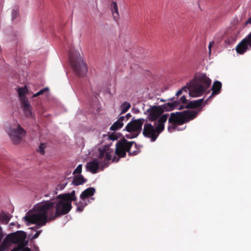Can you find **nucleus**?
<instances>
[{
  "instance_id": "nucleus-1",
  "label": "nucleus",
  "mask_w": 251,
  "mask_h": 251,
  "mask_svg": "<svg viewBox=\"0 0 251 251\" xmlns=\"http://www.w3.org/2000/svg\"><path fill=\"white\" fill-rule=\"evenodd\" d=\"M76 199L75 191L70 193L61 194L57 196L53 201H47L35 205L31 214L28 211L24 217L25 220L38 226H43L49 220L52 221L57 217L68 213L72 208V202Z\"/></svg>"
},
{
  "instance_id": "nucleus-2",
  "label": "nucleus",
  "mask_w": 251,
  "mask_h": 251,
  "mask_svg": "<svg viewBox=\"0 0 251 251\" xmlns=\"http://www.w3.org/2000/svg\"><path fill=\"white\" fill-rule=\"evenodd\" d=\"M211 83V79L205 74L196 73L194 78L188 84V87H184L178 90L176 93V96L178 97L181 95L182 91L187 92V89L189 90L190 97L201 96L209 87Z\"/></svg>"
},
{
  "instance_id": "nucleus-3",
  "label": "nucleus",
  "mask_w": 251,
  "mask_h": 251,
  "mask_svg": "<svg viewBox=\"0 0 251 251\" xmlns=\"http://www.w3.org/2000/svg\"><path fill=\"white\" fill-rule=\"evenodd\" d=\"M98 158L89 162L86 164V169L93 174L98 172L99 166L102 169L108 167L112 158V151L108 149L100 148Z\"/></svg>"
},
{
  "instance_id": "nucleus-4",
  "label": "nucleus",
  "mask_w": 251,
  "mask_h": 251,
  "mask_svg": "<svg viewBox=\"0 0 251 251\" xmlns=\"http://www.w3.org/2000/svg\"><path fill=\"white\" fill-rule=\"evenodd\" d=\"M168 115V114H163L157 120V125L155 127L146 120L142 132L144 137L150 138L152 142L155 141L159 134L164 130V124L167 120Z\"/></svg>"
},
{
  "instance_id": "nucleus-5",
  "label": "nucleus",
  "mask_w": 251,
  "mask_h": 251,
  "mask_svg": "<svg viewBox=\"0 0 251 251\" xmlns=\"http://www.w3.org/2000/svg\"><path fill=\"white\" fill-rule=\"evenodd\" d=\"M140 152V146L134 141H128L125 138L119 140L116 143L115 154L119 157H124L126 152L129 155H136Z\"/></svg>"
},
{
  "instance_id": "nucleus-6",
  "label": "nucleus",
  "mask_w": 251,
  "mask_h": 251,
  "mask_svg": "<svg viewBox=\"0 0 251 251\" xmlns=\"http://www.w3.org/2000/svg\"><path fill=\"white\" fill-rule=\"evenodd\" d=\"M69 60L75 74L80 77L84 76L87 72V66L80 53L78 51L71 50Z\"/></svg>"
},
{
  "instance_id": "nucleus-7",
  "label": "nucleus",
  "mask_w": 251,
  "mask_h": 251,
  "mask_svg": "<svg viewBox=\"0 0 251 251\" xmlns=\"http://www.w3.org/2000/svg\"><path fill=\"white\" fill-rule=\"evenodd\" d=\"M146 120L143 118H139L136 120L132 119L125 127V130L129 132L126 134V137L128 139H132L137 137L141 133L142 126Z\"/></svg>"
},
{
  "instance_id": "nucleus-8",
  "label": "nucleus",
  "mask_w": 251,
  "mask_h": 251,
  "mask_svg": "<svg viewBox=\"0 0 251 251\" xmlns=\"http://www.w3.org/2000/svg\"><path fill=\"white\" fill-rule=\"evenodd\" d=\"M26 234L23 231H17L8 234L3 240L1 248L5 249L11 243L18 244L25 239Z\"/></svg>"
},
{
  "instance_id": "nucleus-9",
  "label": "nucleus",
  "mask_w": 251,
  "mask_h": 251,
  "mask_svg": "<svg viewBox=\"0 0 251 251\" xmlns=\"http://www.w3.org/2000/svg\"><path fill=\"white\" fill-rule=\"evenodd\" d=\"M9 135L14 144H19L26 134V131L19 125L11 127L8 132Z\"/></svg>"
},
{
  "instance_id": "nucleus-10",
  "label": "nucleus",
  "mask_w": 251,
  "mask_h": 251,
  "mask_svg": "<svg viewBox=\"0 0 251 251\" xmlns=\"http://www.w3.org/2000/svg\"><path fill=\"white\" fill-rule=\"evenodd\" d=\"M250 49H251V35L250 33L243 39L235 48L237 53L240 54H243Z\"/></svg>"
},
{
  "instance_id": "nucleus-11",
  "label": "nucleus",
  "mask_w": 251,
  "mask_h": 251,
  "mask_svg": "<svg viewBox=\"0 0 251 251\" xmlns=\"http://www.w3.org/2000/svg\"><path fill=\"white\" fill-rule=\"evenodd\" d=\"M148 119L151 122H154L159 119L164 113V110L161 106H151L147 110Z\"/></svg>"
},
{
  "instance_id": "nucleus-12",
  "label": "nucleus",
  "mask_w": 251,
  "mask_h": 251,
  "mask_svg": "<svg viewBox=\"0 0 251 251\" xmlns=\"http://www.w3.org/2000/svg\"><path fill=\"white\" fill-rule=\"evenodd\" d=\"M168 122L169 124H177L178 125H182L184 124L185 121L182 112L171 113L168 119Z\"/></svg>"
},
{
  "instance_id": "nucleus-13",
  "label": "nucleus",
  "mask_w": 251,
  "mask_h": 251,
  "mask_svg": "<svg viewBox=\"0 0 251 251\" xmlns=\"http://www.w3.org/2000/svg\"><path fill=\"white\" fill-rule=\"evenodd\" d=\"M204 101V98L199 99L196 100L190 101L185 105H181L178 108V110H182L184 108L193 109L198 108L201 106Z\"/></svg>"
},
{
  "instance_id": "nucleus-14",
  "label": "nucleus",
  "mask_w": 251,
  "mask_h": 251,
  "mask_svg": "<svg viewBox=\"0 0 251 251\" xmlns=\"http://www.w3.org/2000/svg\"><path fill=\"white\" fill-rule=\"evenodd\" d=\"M222 83L219 81H215L213 82L211 90H212V94L210 95V96L205 100L204 101V104H207V101L209 99L211 98L214 97V96L219 94L222 88Z\"/></svg>"
},
{
  "instance_id": "nucleus-15",
  "label": "nucleus",
  "mask_w": 251,
  "mask_h": 251,
  "mask_svg": "<svg viewBox=\"0 0 251 251\" xmlns=\"http://www.w3.org/2000/svg\"><path fill=\"white\" fill-rule=\"evenodd\" d=\"M195 110H185L182 111L183 116L184 118L185 123L194 119L200 111Z\"/></svg>"
},
{
  "instance_id": "nucleus-16",
  "label": "nucleus",
  "mask_w": 251,
  "mask_h": 251,
  "mask_svg": "<svg viewBox=\"0 0 251 251\" xmlns=\"http://www.w3.org/2000/svg\"><path fill=\"white\" fill-rule=\"evenodd\" d=\"M180 101L174 100L171 102H168L161 105L162 108L165 111H170L177 108L180 106Z\"/></svg>"
},
{
  "instance_id": "nucleus-17",
  "label": "nucleus",
  "mask_w": 251,
  "mask_h": 251,
  "mask_svg": "<svg viewBox=\"0 0 251 251\" xmlns=\"http://www.w3.org/2000/svg\"><path fill=\"white\" fill-rule=\"evenodd\" d=\"M22 107L26 116L30 117L32 115L31 106L27 99H24L21 102Z\"/></svg>"
},
{
  "instance_id": "nucleus-18",
  "label": "nucleus",
  "mask_w": 251,
  "mask_h": 251,
  "mask_svg": "<svg viewBox=\"0 0 251 251\" xmlns=\"http://www.w3.org/2000/svg\"><path fill=\"white\" fill-rule=\"evenodd\" d=\"M96 192V189L94 187H89L83 191L80 195V198L82 200L93 196Z\"/></svg>"
},
{
  "instance_id": "nucleus-19",
  "label": "nucleus",
  "mask_w": 251,
  "mask_h": 251,
  "mask_svg": "<svg viewBox=\"0 0 251 251\" xmlns=\"http://www.w3.org/2000/svg\"><path fill=\"white\" fill-rule=\"evenodd\" d=\"M87 179L85 178L83 176L81 175L75 176L72 181V184L75 186L82 185L87 181Z\"/></svg>"
},
{
  "instance_id": "nucleus-20",
  "label": "nucleus",
  "mask_w": 251,
  "mask_h": 251,
  "mask_svg": "<svg viewBox=\"0 0 251 251\" xmlns=\"http://www.w3.org/2000/svg\"><path fill=\"white\" fill-rule=\"evenodd\" d=\"M124 116H121L119 119L111 126L110 130L114 131L122 128L124 125Z\"/></svg>"
},
{
  "instance_id": "nucleus-21",
  "label": "nucleus",
  "mask_w": 251,
  "mask_h": 251,
  "mask_svg": "<svg viewBox=\"0 0 251 251\" xmlns=\"http://www.w3.org/2000/svg\"><path fill=\"white\" fill-rule=\"evenodd\" d=\"M11 216L9 214H6L3 211L0 212V222L2 224H7L9 222Z\"/></svg>"
},
{
  "instance_id": "nucleus-22",
  "label": "nucleus",
  "mask_w": 251,
  "mask_h": 251,
  "mask_svg": "<svg viewBox=\"0 0 251 251\" xmlns=\"http://www.w3.org/2000/svg\"><path fill=\"white\" fill-rule=\"evenodd\" d=\"M110 6L111 10L112 11L114 18L115 19L118 18L119 14L117 2L115 1H112Z\"/></svg>"
},
{
  "instance_id": "nucleus-23",
  "label": "nucleus",
  "mask_w": 251,
  "mask_h": 251,
  "mask_svg": "<svg viewBox=\"0 0 251 251\" xmlns=\"http://www.w3.org/2000/svg\"><path fill=\"white\" fill-rule=\"evenodd\" d=\"M130 107L131 105L130 103L127 101L124 102L120 106V109L121 110L120 114L122 115L126 113Z\"/></svg>"
},
{
  "instance_id": "nucleus-24",
  "label": "nucleus",
  "mask_w": 251,
  "mask_h": 251,
  "mask_svg": "<svg viewBox=\"0 0 251 251\" xmlns=\"http://www.w3.org/2000/svg\"><path fill=\"white\" fill-rule=\"evenodd\" d=\"M27 91V89L26 87L19 88L18 89V94L19 96L21 99V101L22 102V100L25 99H27V98L25 96L26 92Z\"/></svg>"
},
{
  "instance_id": "nucleus-25",
  "label": "nucleus",
  "mask_w": 251,
  "mask_h": 251,
  "mask_svg": "<svg viewBox=\"0 0 251 251\" xmlns=\"http://www.w3.org/2000/svg\"><path fill=\"white\" fill-rule=\"evenodd\" d=\"M75 204L76 205V211L78 212H82L87 203L82 201H79L78 203H76Z\"/></svg>"
},
{
  "instance_id": "nucleus-26",
  "label": "nucleus",
  "mask_w": 251,
  "mask_h": 251,
  "mask_svg": "<svg viewBox=\"0 0 251 251\" xmlns=\"http://www.w3.org/2000/svg\"><path fill=\"white\" fill-rule=\"evenodd\" d=\"M45 143H41L37 150V151L39 152L42 155H44L45 153V149L46 148Z\"/></svg>"
},
{
  "instance_id": "nucleus-27",
  "label": "nucleus",
  "mask_w": 251,
  "mask_h": 251,
  "mask_svg": "<svg viewBox=\"0 0 251 251\" xmlns=\"http://www.w3.org/2000/svg\"><path fill=\"white\" fill-rule=\"evenodd\" d=\"M49 91V88L48 87L44 88L42 89V90H40L39 92H38L37 93L33 95V97H36L40 95H42L43 94H44L46 92H47Z\"/></svg>"
},
{
  "instance_id": "nucleus-28",
  "label": "nucleus",
  "mask_w": 251,
  "mask_h": 251,
  "mask_svg": "<svg viewBox=\"0 0 251 251\" xmlns=\"http://www.w3.org/2000/svg\"><path fill=\"white\" fill-rule=\"evenodd\" d=\"M177 101H180V105H185L186 104H187L188 103H187V100L186 99V97L185 96H182L180 99L178 100Z\"/></svg>"
},
{
  "instance_id": "nucleus-29",
  "label": "nucleus",
  "mask_w": 251,
  "mask_h": 251,
  "mask_svg": "<svg viewBox=\"0 0 251 251\" xmlns=\"http://www.w3.org/2000/svg\"><path fill=\"white\" fill-rule=\"evenodd\" d=\"M82 165L81 164L78 165L74 171L73 174H80L81 173L82 171Z\"/></svg>"
},
{
  "instance_id": "nucleus-30",
  "label": "nucleus",
  "mask_w": 251,
  "mask_h": 251,
  "mask_svg": "<svg viewBox=\"0 0 251 251\" xmlns=\"http://www.w3.org/2000/svg\"><path fill=\"white\" fill-rule=\"evenodd\" d=\"M28 244V241H25V240L21 242L18 245V247L20 248V249H22L23 248H26L25 246Z\"/></svg>"
},
{
  "instance_id": "nucleus-31",
  "label": "nucleus",
  "mask_w": 251,
  "mask_h": 251,
  "mask_svg": "<svg viewBox=\"0 0 251 251\" xmlns=\"http://www.w3.org/2000/svg\"><path fill=\"white\" fill-rule=\"evenodd\" d=\"M177 124H171V125H169L168 126V129L170 132L172 131V130H174L176 127V126Z\"/></svg>"
},
{
  "instance_id": "nucleus-32",
  "label": "nucleus",
  "mask_w": 251,
  "mask_h": 251,
  "mask_svg": "<svg viewBox=\"0 0 251 251\" xmlns=\"http://www.w3.org/2000/svg\"><path fill=\"white\" fill-rule=\"evenodd\" d=\"M19 13L17 10H13L12 14V19L14 20L18 15Z\"/></svg>"
},
{
  "instance_id": "nucleus-33",
  "label": "nucleus",
  "mask_w": 251,
  "mask_h": 251,
  "mask_svg": "<svg viewBox=\"0 0 251 251\" xmlns=\"http://www.w3.org/2000/svg\"><path fill=\"white\" fill-rule=\"evenodd\" d=\"M41 232H42V230L37 231L36 232V233L32 236V237L31 238V239L32 240V239L37 238L39 236V235L40 234Z\"/></svg>"
},
{
  "instance_id": "nucleus-34",
  "label": "nucleus",
  "mask_w": 251,
  "mask_h": 251,
  "mask_svg": "<svg viewBox=\"0 0 251 251\" xmlns=\"http://www.w3.org/2000/svg\"><path fill=\"white\" fill-rule=\"evenodd\" d=\"M3 236H4V234L3 233L2 229L0 226V243L1 242Z\"/></svg>"
},
{
  "instance_id": "nucleus-35",
  "label": "nucleus",
  "mask_w": 251,
  "mask_h": 251,
  "mask_svg": "<svg viewBox=\"0 0 251 251\" xmlns=\"http://www.w3.org/2000/svg\"><path fill=\"white\" fill-rule=\"evenodd\" d=\"M131 117V115L130 114V113H127V114H126V115L125 116H124V118L126 119V121H127L129 119V118Z\"/></svg>"
},
{
  "instance_id": "nucleus-36",
  "label": "nucleus",
  "mask_w": 251,
  "mask_h": 251,
  "mask_svg": "<svg viewBox=\"0 0 251 251\" xmlns=\"http://www.w3.org/2000/svg\"><path fill=\"white\" fill-rule=\"evenodd\" d=\"M110 138L111 140H115L117 139V137L115 134H112L110 135Z\"/></svg>"
},
{
  "instance_id": "nucleus-37",
  "label": "nucleus",
  "mask_w": 251,
  "mask_h": 251,
  "mask_svg": "<svg viewBox=\"0 0 251 251\" xmlns=\"http://www.w3.org/2000/svg\"><path fill=\"white\" fill-rule=\"evenodd\" d=\"M248 24H251V17L249 18L245 23V25H247Z\"/></svg>"
},
{
  "instance_id": "nucleus-38",
  "label": "nucleus",
  "mask_w": 251,
  "mask_h": 251,
  "mask_svg": "<svg viewBox=\"0 0 251 251\" xmlns=\"http://www.w3.org/2000/svg\"><path fill=\"white\" fill-rule=\"evenodd\" d=\"M20 251H31V249L29 248H25L20 250Z\"/></svg>"
},
{
  "instance_id": "nucleus-39",
  "label": "nucleus",
  "mask_w": 251,
  "mask_h": 251,
  "mask_svg": "<svg viewBox=\"0 0 251 251\" xmlns=\"http://www.w3.org/2000/svg\"><path fill=\"white\" fill-rule=\"evenodd\" d=\"M20 248L17 245L16 247L13 249L11 251H20Z\"/></svg>"
},
{
  "instance_id": "nucleus-40",
  "label": "nucleus",
  "mask_w": 251,
  "mask_h": 251,
  "mask_svg": "<svg viewBox=\"0 0 251 251\" xmlns=\"http://www.w3.org/2000/svg\"><path fill=\"white\" fill-rule=\"evenodd\" d=\"M34 251H39V249L37 246H34Z\"/></svg>"
},
{
  "instance_id": "nucleus-41",
  "label": "nucleus",
  "mask_w": 251,
  "mask_h": 251,
  "mask_svg": "<svg viewBox=\"0 0 251 251\" xmlns=\"http://www.w3.org/2000/svg\"><path fill=\"white\" fill-rule=\"evenodd\" d=\"M211 43H210L209 45V46H208V48H209V52H210L211 51Z\"/></svg>"
},
{
  "instance_id": "nucleus-42",
  "label": "nucleus",
  "mask_w": 251,
  "mask_h": 251,
  "mask_svg": "<svg viewBox=\"0 0 251 251\" xmlns=\"http://www.w3.org/2000/svg\"><path fill=\"white\" fill-rule=\"evenodd\" d=\"M116 159V156L115 155L112 159V161H113V162L115 161Z\"/></svg>"
},
{
  "instance_id": "nucleus-43",
  "label": "nucleus",
  "mask_w": 251,
  "mask_h": 251,
  "mask_svg": "<svg viewBox=\"0 0 251 251\" xmlns=\"http://www.w3.org/2000/svg\"><path fill=\"white\" fill-rule=\"evenodd\" d=\"M174 99H175V98H174V97H173V98H172L169 99V100H173Z\"/></svg>"
},
{
  "instance_id": "nucleus-44",
  "label": "nucleus",
  "mask_w": 251,
  "mask_h": 251,
  "mask_svg": "<svg viewBox=\"0 0 251 251\" xmlns=\"http://www.w3.org/2000/svg\"><path fill=\"white\" fill-rule=\"evenodd\" d=\"M124 121H125V122H126V119H124Z\"/></svg>"
},
{
  "instance_id": "nucleus-45",
  "label": "nucleus",
  "mask_w": 251,
  "mask_h": 251,
  "mask_svg": "<svg viewBox=\"0 0 251 251\" xmlns=\"http://www.w3.org/2000/svg\"><path fill=\"white\" fill-rule=\"evenodd\" d=\"M250 33V34H251V32Z\"/></svg>"
}]
</instances>
